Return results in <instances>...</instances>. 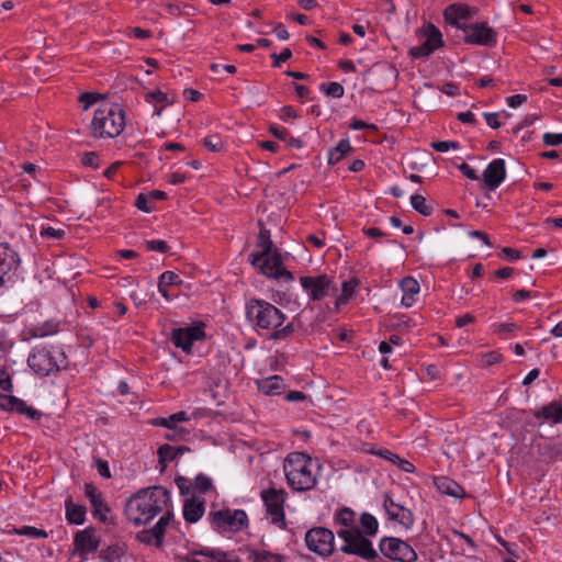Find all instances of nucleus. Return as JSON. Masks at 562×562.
Masks as SVG:
<instances>
[{
  "mask_svg": "<svg viewBox=\"0 0 562 562\" xmlns=\"http://www.w3.org/2000/svg\"><path fill=\"white\" fill-rule=\"evenodd\" d=\"M192 555H203L212 559L215 562H241L238 557L229 558L227 553L217 549L204 548L202 550H193L191 551Z\"/></svg>",
  "mask_w": 562,
  "mask_h": 562,
  "instance_id": "cd10ccee",
  "label": "nucleus"
},
{
  "mask_svg": "<svg viewBox=\"0 0 562 562\" xmlns=\"http://www.w3.org/2000/svg\"><path fill=\"white\" fill-rule=\"evenodd\" d=\"M331 150L334 151V155H338V159H342L349 151L352 150V147L349 140L346 138L339 140L337 146Z\"/></svg>",
  "mask_w": 562,
  "mask_h": 562,
  "instance_id": "603ef678",
  "label": "nucleus"
},
{
  "mask_svg": "<svg viewBox=\"0 0 562 562\" xmlns=\"http://www.w3.org/2000/svg\"><path fill=\"white\" fill-rule=\"evenodd\" d=\"M146 248L150 251L167 252L169 245L165 240L154 239L145 243Z\"/></svg>",
  "mask_w": 562,
  "mask_h": 562,
  "instance_id": "3c124183",
  "label": "nucleus"
},
{
  "mask_svg": "<svg viewBox=\"0 0 562 562\" xmlns=\"http://www.w3.org/2000/svg\"><path fill=\"white\" fill-rule=\"evenodd\" d=\"M506 177V167L505 160L502 158H496L492 160L486 169L483 171V181L484 184L490 190L497 189Z\"/></svg>",
  "mask_w": 562,
  "mask_h": 562,
  "instance_id": "6ab92c4d",
  "label": "nucleus"
},
{
  "mask_svg": "<svg viewBox=\"0 0 562 562\" xmlns=\"http://www.w3.org/2000/svg\"><path fill=\"white\" fill-rule=\"evenodd\" d=\"M461 31L465 43L487 47L496 44V32L486 23H470L463 25Z\"/></svg>",
  "mask_w": 562,
  "mask_h": 562,
  "instance_id": "4468645a",
  "label": "nucleus"
},
{
  "mask_svg": "<svg viewBox=\"0 0 562 562\" xmlns=\"http://www.w3.org/2000/svg\"><path fill=\"white\" fill-rule=\"evenodd\" d=\"M20 262L19 254L8 243H0V288L15 281Z\"/></svg>",
  "mask_w": 562,
  "mask_h": 562,
  "instance_id": "ddd939ff",
  "label": "nucleus"
},
{
  "mask_svg": "<svg viewBox=\"0 0 562 562\" xmlns=\"http://www.w3.org/2000/svg\"><path fill=\"white\" fill-rule=\"evenodd\" d=\"M170 493L162 486L143 488L132 495L124 507L126 519L136 525H146L168 507Z\"/></svg>",
  "mask_w": 562,
  "mask_h": 562,
  "instance_id": "f257e3e1",
  "label": "nucleus"
},
{
  "mask_svg": "<svg viewBox=\"0 0 562 562\" xmlns=\"http://www.w3.org/2000/svg\"><path fill=\"white\" fill-rule=\"evenodd\" d=\"M400 288L405 294H409V295L411 294L416 295V294H418V292L420 290L418 281L416 279H414L413 277H405L401 281Z\"/></svg>",
  "mask_w": 562,
  "mask_h": 562,
  "instance_id": "c03bdc74",
  "label": "nucleus"
},
{
  "mask_svg": "<svg viewBox=\"0 0 562 562\" xmlns=\"http://www.w3.org/2000/svg\"><path fill=\"white\" fill-rule=\"evenodd\" d=\"M358 284L359 282L357 279H350L342 283L341 293L336 300V307H339L340 305H345L346 303H348V301L353 296Z\"/></svg>",
  "mask_w": 562,
  "mask_h": 562,
  "instance_id": "72a5a7b5",
  "label": "nucleus"
},
{
  "mask_svg": "<svg viewBox=\"0 0 562 562\" xmlns=\"http://www.w3.org/2000/svg\"><path fill=\"white\" fill-rule=\"evenodd\" d=\"M95 465H97V470H98L99 474L102 477H105V479L111 477V472H110L108 461L102 460V459H97Z\"/></svg>",
  "mask_w": 562,
  "mask_h": 562,
  "instance_id": "774afa93",
  "label": "nucleus"
},
{
  "mask_svg": "<svg viewBox=\"0 0 562 562\" xmlns=\"http://www.w3.org/2000/svg\"><path fill=\"white\" fill-rule=\"evenodd\" d=\"M66 519L69 524L82 525L86 519V507L82 505L74 504L71 497L65 502Z\"/></svg>",
  "mask_w": 562,
  "mask_h": 562,
  "instance_id": "a878e982",
  "label": "nucleus"
},
{
  "mask_svg": "<svg viewBox=\"0 0 562 562\" xmlns=\"http://www.w3.org/2000/svg\"><path fill=\"white\" fill-rule=\"evenodd\" d=\"M430 147L437 151L446 153L450 149H458L460 147L458 142L454 140H437L430 144Z\"/></svg>",
  "mask_w": 562,
  "mask_h": 562,
  "instance_id": "09e8293b",
  "label": "nucleus"
},
{
  "mask_svg": "<svg viewBox=\"0 0 562 562\" xmlns=\"http://www.w3.org/2000/svg\"><path fill=\"white\" fill-rule=\"evenodd\" d=\"M85 495L89 499L90 504H95V501L102 497L101 493L92 483H86Z\"/></svg>",
  "mask_w": 562,
  "mask_h": 562,
  "instance_id": "5fc2aeb1",
  "label": "nucleus"
},
{
  "mask_svg": "<svg viewBox=\"0 0 562 562\" xmlns=\"http://www.w3.org/2000/svg\"><path fill=\"white\" fill-rule=\"evenodd\" d=\"M379 549L385 558L393 561L415 562L417 560L416 551L407 542L398 538H382L379 543Z\"/></svg>",
  "mask_w": 562,
  "mask_h": 562,
  "instance_id": "1a4fd4ad",
  "label": "nucleus"
},
{
  "mask_svg": "<svg viewBox=\"0 0 562 562\" xmlns=\"http://www.w3.org/2000/svg\"><path fill=\"white\" fill-rule=\"evenodd\" d=\"M177 457V449L173 446L162 445L158 448L159 463L162 468L166 467L167 462L173 461Z\"/></svg>",
  "mask_w": 562,
  "mask_h": 562,
  "instance_id": "58836bf2",
  "label": "nucleus"
},
{
  "mask_svg": "<svg viewBox=\"0 0 562 562\" xmlns=\"http://www.w3.org/2000/svg\"><path fill=\"white\" fill-rule=\"evenodd\" d=\"M383 507L387 518L398 522L405 529H409L414 525V515L411 509L396 503L390 495H384Z\"/></svg>",
  "mask_w": 562,
  "mask_h": 562,
  "instance_id": "f3484780",
  "label": "nucleus"
},
{
  "mask_svg": "<svg viewBox=\"0 0 562 562\" xmlns=\"http://www.w3.org/2000/svg\"><path fill=\"white\" fill-rule=\"evenodd\" d=\"M475 9L464 3H452L449 4L443 11V18L447 23L456 26L458 30H462L463 25H468L465 22L472 19L475 14Z\"/></svg>",
  "mask_w": 562,
  "mask_h": 562,
  "instance_id": "a211bd4d",
  "label": "nucleus"
},
{
  "mask_svg": "<svg viewBox=\"0 0 562 562\" xmlns=\"http://www.w3.org/2000/svg\"><path fill=\"white\" fill-rule=\"evenodd\" d=\"M412 207L424 216H429L432 213V207L426 203L425 196L414 194L411 196Z\"/></svg>",
  "mask_w": 562,
  "mask_h": 562,
  "instance_id": "4c0bfd02",
  "label": "nucleus"
},
{
  "mask_svg": "<svg viewBox=\"0 0 562 562\" xmlns=\"http://www.w3.org/2000/svg\"><path fill=\"white\" fill-rule=\"evenodd\" d=\"M371 452L380 456L381 458H383L385 460H389L393 464H396L398 467V469H401L402 471H404L406 473H412L415 471V467L413 463H411L409 461H407L405 459H402L400 456L391 452L390 450L383 449V450L371 451Z\"/></svg>",
  "mask_w": 562,
  "mask_h": 562,
  "instance_id": "bb28decb",
  "label": "nucleus"
},
{
  "mask_svg": "<svg viewBox=\"0 0 562 562\" xmlns=\"http://www.w3.org/2000/svg\"><path fill=\"white\" fill-rule=\"evenodd\" d=\"M458 169L462 172V175H464L467 178L471 180L479 179L476 171L467 162H462L461 165H459Z\"/></svg>",
  "mask_w": 562,
  "mask_h": 562,
  "instance_id": "338daca9",
  "label": "nucleus"
},
{
  "mask_svg": "<svg viewBox=\"0 0 562 562\" xmlns=\"http://www.w3.org/2000/svg\"><path fill=\"white\" fill-rule=\"evenodd\" d=\"M435 485L440 493L456 498H461L465 495L463 487L448 476L436 477Z\"/></svg>",
  "mask_w": 562,
  "mask_h": 562,
  "instance_id": "b1692460",
  "label": "nucleus"
},
{
  "mask_svg": "<svg viewBox=\"0 0 562 562\" xmlns=\"http://www.w3.org/2000/svg\"><path fill=\"white\" fill-rule=\"evenodd\" d=\"M149 200V195L139 193L136 198L135 206L145 213H150L153 211V206L148 204Z\"/></svg>",
  "mask_w": 562,
  "mask_h": 562,
  "instance_id": "6e6d98bb",
  "label": "nucleus"
},
{
  "mask_svg": "<svg viewBox=\"0 0 562 562\" xmlns=\"http://www.w3.org/2000/svg\"><path fill=\"white\" fill-rule=\"evenodd\" d=\"M172 517H173L172 512L167 510L166 514L162 515L159 518V520L156 522V525L154 526V528L156 529L158 535H160L162 538L165 537L167 527L170 524Z\"/></svg>",
  "mask_w": 562,
  "mask_h": 562,
  "instance_id": "de8ad7c7",
  "label": "nucleus"
},
{
  "mask_svg": "<svg viewBox=\"0 0 562 562\" xmlns=\"http://www.w3.org/2000/svg\"><path fill=\"white\" fill-rule=\"evenodd\" d=\"M271 57L273 58L272 66L280 67L281 63H284L292 57V52L290 48H284L280 54H271Z\"/></svg>",
  "mask_w": 562,
  "mask_h": 562,
  "instance_id": "4d7b16f0",
  "label": "nucleus"
},
{
  "mask_svg": "<svg viewBox=\"0 0 562 562\" xmlns=\"http://www.w3.org/2000/svg\"><path fill=\"white\" fill-rule=\"evenodd\" d=\"M294 323L291 322L289 324H286L285 326L281 327V328H276L273 329L270 335H269V338L270 339H273V340H282V339H285L288 338L290 335L293 334L294 331Z\"/></svg>",
  "mask_w": 562,
  "mask_h": 562,
  "instance_id": "a18cd8bd",
  "label": "nucleus"
},
{
  "mask_svg": "<svg viewBox=\"0 0 562 562\" xmlns=\"http://www.w3.org/2000/svg\"><path fill=\"white\" fill-rule=\"evenodd\" d=\"M212 525L221 531H240L248 525L247 514L241 509H223L210 513Z\"/></svg>",
  "mask_w": 562,
  "mask_h": 562,
  "instance_id": "6e6552de",
  "label": "nucleus"
},
{
  "mask_svg": "<svg viewBox=\"0 0 562 562\" xmlns=\"http://www.w3.org/2000/svg\"><path fill=\"white\" fill-rule=\"evenodd\" d=\"M101 98H102V95L99 93L85 92V93L80 94L79 102H81L83 104V109L87 110L88 108H90L92 104H94Z\"/></svg>",
  "mask_w": 562,
  "mask_h": 562,
  "instance_id": "864d4df0",
  "label": "nucleus"
},
{
  "mask_svg": "<svg viewBox=\"0 0 562 562\" xmlns=\"http://www.w3.org/2000/svg\"><path fill=\"white\" fill-rule=\"evenodd\" d=\"M158 283L161 284V285H165V286L179 285V284L182 283V280L173 271H165L160 276Z\"/></svg>",
  "mask_w": 562,
  "mask_h": 562,
  "instance_id": "49530a36",
  "label": "nucleus"
},
{
  "mask_svg": "<svg viewBox=\"0 0 562 562\" xmlns=\"http://www.w3.org/2000/svg\"><path fill=\"white\" fill-rule=\"evenodd\" d=\"M212 487V481L209 476L204 475V474H199L195 479H194V488L199 492V493H205L207 492L210 488Z\"/></svg>",
  "mask_w": 562,
  "mask_h": 562,
  "instance_id": "8fccbe9b",
  "label": "nucleus"
},
{
  "mask_svg": "<svg viewBox=\"0 0 562 562\" xmlns=\"http://www.w3.org/2000/svg\"><path fill=\"white\" fill-rule=\"evenodd\" d=\"M0 387L7 392L13 389L10 374L4 369H0Z\"/></svg>",
  "mask_w": 562,
  "mask_h": 562,
  "instance_id": "e2e57ef3",
  "label": "nucleus"
},
{
  "mask_svg": "<svg viewBox=\"0 0 562 562\" xmlns=\"http://www.w3.org/2000/svg\"><path fill=\"white\" fill-rule=\"evenodd\" d=\"M136 539L145 544H154L156 548H160L164 542L162 537L158 535L154 527L137 532Z\"/></svg>",
  "mask_w": 562,
  "mask_h": 562,
  "instance_id": "2f4dec72",
  "label": "nucleus"
},
{
  "mask_svg": "<svg viewBox=\"0 0 562 562\" xmlns=\"http://www.w3.org/2000/svg\"><path fill=\"white\" fill-rule=\"evenodd\" d=\"M189 420V417L186 412L180 411L175 414H171L168 417H158L151 422L154 426H160L168 429L177 428V423H182Z\"/></svg>",
  "mask_w": 562,
  "mask_h": 562,
  "instance_id": "c85d7f7f",
  "label": "nucleus"
},
{
  "mask_svg": "<svg viewBox=\"0 0 562 562\" xmlns=\"http://www.w3.org/2000/svg\"><path fill=\"white\" fill-rule=\"evenodd\" d=\"M305 543L311 551L328 557L335 550V536L325 527H315L306 532Z\"/></svg>",
  "mask_w": 562,
  "mask_h": 562,
  "instance_id": "9d476101",
  "label": "nucleus"
},
{
  "mask_svg": "<svg viewBox=\"0 0 562 562\" xmlns=\"http://www.w3.org/2000/svg\"><path fill=\"white\" fill-rule=\"evenodd\" d=\"M542 139L546 146H558L562 144V134L544 133Z\"/></svg>",
  "mask_w": 562,
  "mask_h": 562,
  "instance_id": "052dcab7",
  "label": "nucleus"
},
{
  "mask_svg": "<svg viewBox=\"0 0 562 562\" xmlns=\"http://www.w3.org/2000/svg\"><path fill=\"white\" fill-rule=\"evenodd\" d=\"M260 496L267 513L271 516V522L279 527H284L285 491L283 488L270 487L262 490Z\"/></svg>",
  "mask_w": 562,
  "mask_h": 562,
  "instance_id": "9b49d317",
  "label": "nucleus"
},
{
  "mask_svg": "<svg viewBox=\"0 0 562 562\" xmlns=\"http://www.w3.org/2000/svg\"><path fill=\"white\" fill-rule=\"evenodd\" d=\"M202 144L207 150L213 153H220L224 148L223 140L216 134L204 137Z\"/></svg>",
  "mask_w": 562,
  "mask_h": 562,
  "instance_id": "37998d69",
  "label": "nucleus"
},
{
  "mask_svg": "<svg viewBox=\"0 0 562 562\" xmlns=\"http://www.w3.org/2000/svg\"><path fill=\"white\" fill-rule=\"evenodd\" d=\"M257 247L260 250L249 256L251 266L258 268L262 274L269 278L284 279L289 282L294 280L293 273L283 267L279 249L273 248L268 229H260Z\"/></svg>",
  "mask_w": 562,
  "mask_h": 562,
  "instance_id": "f03ea898",
  "label": "nucleus"
},
{
  "mask_svg": "<svg viewBox=\"0 0 562 562\" xmlns=\"http://www.w3.org/2000/svg\"><path fill=\"white\" fill-rule=\"evenodd\" d=\"M14 402H15V396L0 394V409L7 411V412H12Z\"/></svg>",
  "mask_w": 562,
  "mask_h": 562,
  "instance_id": "680f3d73",
  "label": "nucleus"
},
{
  "mask_svg": "<svg viewBox=\"0 0 562 562\" xmlns=\"http://www.w3.org/2000/svg\"><path fill=\"white\" fill-rule=\"evenodd\" d=\"M337 536L344 541L340 547L342 553L356 555L369 562L379 558L371 540L360 531V528H342L337 531Z\"/></svg>",
  "mask_w": 562,
  "mask_h": 562,
  "instance_id": "423d86ee",
  "label": "nucleus"
},
{
  "mask_svg": "<svg viewBox=\"0 0 562 562\" xmlns=\"http://www.w3.org/2000/svg\"><path fill=\"white\" fill-rule=\"evenodd\" d=\"M74 544L81 554L93 553L99 548V540L94 536V530L87 528L75 535Z\"/></svg>",
  "mask_w": 562,
  "mask_h": 562,
  "instance_id": "aec40b11",
  "label": "nucleus"
},
{
  "mask_svg": "<svg viewBox=\"0 0 562 562\" xmlns=\"http://www.w3.org/2000/svg\"><path fill=\"white\" fill-rule=\"evenodd\" d=\"M257 386L265 395H280L284 389V380L280 375H271L257 381Z\"/></svg>",
  "mask_w": 562,
  "mask_h": 562,
  "instance_id": "5701e85b",
  "label": "nucleus"
},
{
  "mask_svg": "<svg viewBox=\"0 0 562 562\" xmlns=\"http://www.w3.org/2000/svg\"><path fill=\"white\" fill-rule=\"evenodd\" d=\"M316 463L304 452H292L284 460L283 469L288 484L297 492L310 491L317 483L313 469Z\"/></svg>",
  "mask_w": 562,
  "mask_h": 562,
  "instance_id": "7ed1b4c3",
  "label": "nucleus"
},
{
  "mask_svg": "<svg viewBox=\"0 0 562 562\" xmlns=\"http://www.w3.org/2000/svg\"><path fill=\"white\" fill-rule=\"evenodd\" d=\"M301 285L305 291H308L310 297L313 301H319L327 296L331 290L336 291L334 282L326 274L316 277H301Z\"/></svg>",
  "mask_w": 562,
  "mask_h": 562,
  "instance_id": "2eb2a0df",
  "label": "nucleus"
},
{
  "mask_svg": "<svg viewBox=\"0 0 562 562\" xmlns=\"http://www.w3.org/2000/svg\"><path fill=\"white\" fill-rule=\"evenodd\" d=\"M363 234L369 237V238H372L376 241H381V239L383 237H386L387 234L383 231H381L380 228L378 227H368V228H363L362 229Z\"/></svg>",
  "mask_w": 562,
  "mask_h": 562,
  "instance_id": "bf43d9fd",
  "label": "nucleus"
},
{
  "mask_svg": "<svg viewBox=\"0 0 562 562\" xmlns=\"http://www.w3.org/2000/svg\"><path fill=\"white\" fill-rule=\"evenodd\" d=\"M245 314L252 326L270 333L280 327L286 318L284 313L273 304L259 299H250L246 302Z\"/></svg>",
  "mask_w": 562,
  "mask_h": 562,
  "instance_id": "39448f33",
  "label": "nucleus"
},
{
  "mask_svg": "<svg viewBox=\"0 0 562 562\" xmlns=\"http://www.w3.org/2000/svg\"><path fill=\"white\" fill-rule=\"evenodd\" d=\"M29 367L37 374L49 375L68 367L65 352L58 351L57 356L53 351L42 348L32 352L27 358Z\"/></svg>",
  "mask_w": 562,
  "mask_h": 562,
  "instance_id": "0eeeda50",
  "label": "nucleus"
},
{
  "mask_svg": "<svg viewBox=\"0 0 562 562\" xmlns=\"http://www.w3.org/2000/svg\"><path fill=\"white\" fill-rule=\"evenodd\" d=\"M92 507V515L94 518L100 519V521L106 524L108 522V516L106 514L110 512L109 506L103 502V498L95 501V504H91Z\"/></svg>",
  "mask_w": 562,
  "mask_h": 562,
  "instance_id": "79ce46f5",
  "label": "nucleus"
},
{
  "mask_svg": "<svg viewBox=\"0 0 562 562\" xmlns=\"http://www.w3.org/2000/svg\"><path fill=\"white\" fill-rule=\"evenodd\" d=\"M536 419H542L552 425L562 424V403L552 401L549 404L533 412Z\"/></svg>",
  "mask_w": 562,
  "mask_h": 562,
  "instance_id": "412c9836",
  "label": "nucleus"
},
{
  "mask_svg": "<svg viewBox=\"0 0 562 562\" xmlns=\"http://www.w3.org/2000/svg\"><path fill=\"white\" fill-rule=\"evenodd\" d=\"M204 510V501L187 499L183 506V518L187 522L194 524L202 517Z\"/></svg>",
  "mask_w": 562,
  "mask_h": 562,
  "instance_id": "393cba45",
  "label": "nucleus"
},
{
  "mask_svg": "<svg viewBox=\"0 0 562 562\" xmlns=\"http://www.w3.org/2000/svg\"><path fill=\"white\" fill-rule=\"evenodd\" d=\"M203 325L176 328L171 333V341L184 352H190L193 341L204 337Z\"/></svg>",
  "mask_w": 562,
  "mask_h": 562,
  "instance_id": "dca6fc26",
  "label": "nucleus"
},
{
  "mask_svg": "<svg viewBox=\"0 0 562 562\" xmlns=\"http://www.w3.org/2000/svg\"><path fill=\"white\" fill-rule=\"evenodd\" d=\"M124 554L123 547L119 544H112L101 551V558L105 562H117Z\"/></svg>",
  "mask_w": 562,
  "mask_h": 562,
  "instance_id": "e433bc0d",
  "label": "nucleus"
},
{
  "mask_svg": "<svg viewBox=\"0 0 562 562\" xmlns=\"http://www.w3.org/2000/svg\"><path fill=\"white\" fill-rule=\"evenodd\" d=\"M98 155L95 153H85L82 158H81V162L85 165V166H88V167H92V168H98L99 165H98Z\"/></svg>",
  "mask_w": 562,
  "mask_h": 562,
  "instance_id": "0e129e2a",
  "label": "nucleus"
},
{
  "mask_svg": "<svg viewBox=\"0 0 562 562\" xmlns=\"http://www.w3.org/2000/svg\"><path fill=\"white\" fill-rule=\"evenodd\" d=\"M145 99L148 103H154V113L156 115H160L162 109L168 103L167 94L160 90L146 93Z\"/></svg>",
  "mask_w": 562,
  "mask_h": 562,
  "instance_id": "f704fd0d",
  "label": "nucleus"
},
{
  "mask_svg": "<svg viewBox=\"0 0 562 562\" xmlns=\"http://www.w3.org/2000/svg\"><path fill=\"white\" fill-rule=\"evenodd\" d=\"M254 562H284L285 557L266 550L252 549L249 551Z\"/></svg>",
  "mask_w": 562,
  "mask_h": 562,
  "instance_id": "473e14b6",
  "label": "nucleus"
},
{
  "mask_svg": "<svg viewBox=\"0 0 562 562\" xmlns=\"http://www.w3.org/2000/svg\"><path fill=\"white\" fill-rule=\"evenodd\" d=\"M319 90L331 98H341L345 93V89L339 82H324L319 86Z\"/></svg>",
  "mask_w": 562,
  "mask_h": 562,
  "instance_id": "a19ab883",
  "label": "nucleus"
},
{
  "mask_svg": "<svg viewBox=\"0 0 562 562\" xmlns=\"http://www.w3.org/2000/svg\"><path fill=\"white\" fill-rule=\"evenodd\" d=\"M483 362L486 367H491L493 364H496L501 362L502 356L496 351H491L485 355H483Z\"/></svg>",
  "mask_w": 562,
  "mask_h": 562,
  "instance_id": "69168bd1",
  "label": "nucleus"
},
{
  "mask_svg": "<svg viewBox=\"0 0 562 562\" xmlns=\"http://www.w3.org/2000/svg\"><path fill=\"white\" fill-rule=\"evenodd\" d=\"M536 448L539 457L546 462L562 460V442L543 440L538 442Z\"/></svg>",
  "mask_w": 562,
  "mask_h": 562,
  "instance_id": "4be33fe9",
  "label": "nucleus"
},
{
  "mask_svg": "<svg viewBox=\"0 0 562 562\" xmlns=\"http://www.w3.org/2000/svg\"><path fill=\"white\" fill-rule=\"evenodd\" d=\"M41 234L47 238L61 239L66 235V232L64 229L48 226L44 227Z\"/></svg>",
  "mask_w": 562,
  "mask_h": 562,
  "instance_id": "13d9d810",
  "label": "nucleus"
},
{
  "mask_svg": "<svg viewBox=\"0 0 562 562\" xmlns=\"http://www.w3.org/2000/svg\"><path fill=\"white\" fill-rule=\"evenodd\" d=\"M13 532L20 536H27L31 538H47L48 533L44 529H38L33 526H23L21 528H14Z\"/></svg>",
  "mask_w": 562,
  "mask_h": 562,
  "instance_id": "ea45409f",
  "label": "nucleus"
},
{
  "mask_svg": "<svg viewBox=\"0 0 562 562\" xmlns=\"http://www.w3.org/2000/svg\"><path fill=\"white\" fill-rule=\"evenodd\" d=\"M359 522L360 531H362L363 535L368 537H373L378 533L379 522L373 515L369 513H362L360 515Z\"/></svg>",
  "mask_w": 562,
  "mask_h": 562,
  "instance_id": "c756f323",
  "label": "nucleus"
},
{
  "mask_svg": "<svg viewBox=\"0 0 562 562\" xmlns=\"http://www.w3.org/2000/svg\"><path fill=\"white\" fill-rule=\"evenodd\" d=\"M19 414L26 415L33 420L40 419L42 416V413L31 406H27L26 403L18 397H15V402L13 405V411Z\"/></svg>",
  "mask_w": 562,
  "mask_h": 562,
  "instance_id": "c9c22d12",
  "label": "nucleus"
},
{
  "mask_svg": "<svg viewBox=\"0 0 562 562\" xmlns=\"http://www.w3.org/2000/svg\"><path fill=\"white\" fill-rule=\"evenodd\" d=\"M334 521L344 526L345 528H359L355 525L356 513L349 507L339 509L334 516Z\"/></svg>",
  "mask_w": 562,
  "mask_h": 562,
  "instance_id": "7c9ffc66",
  "label": "nucleus"
},
{
  "mask_svg": "<svg viewBox=\"0 0 562 562\" xmlns=\"http://www.w3.org/2000/svg\"><path fill=\"white\" fill-rule=\"evenodd\" d=\"M422 33L424 36V42L419 45L413 46L409 48V56L413 58H427L429 57L436 49L443 46L442 34L438 27L434 24L428 23L423 26Z\"/></svg>",
  "mask_w": 562,
  "mask_h": 562,
  "instance_id": "f8f14e48",
  "label": "nucleus"
},
{
  "mask_svg": "<svg viewBox=\"0 0 562 562\" xmlns=\"http://www.w3.org/2000/svg\"><path fill=\"white\" fill-rule=\"evenodd\" d=\"M125 126V113L117 104H105L98 108L91 122L93 137H116Z\"/></svg>",
  "mask_w": 562,
  "mask_h": 562,
  "instance_id": "20e7f679",
  "label": "nucleus"
}]
</instances>
